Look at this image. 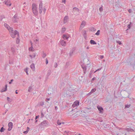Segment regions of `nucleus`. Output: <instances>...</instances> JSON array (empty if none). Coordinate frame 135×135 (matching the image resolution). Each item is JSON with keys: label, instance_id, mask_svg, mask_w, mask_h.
I'll return each instance as SVG.
<instances>
[{"label": "nucleus", "instance_id": "1a4fd4ad", "mask_svg": "<svg viewBox=\"0 0 135 135\" xmlns=\"http://www.w3.org/2000/svg\"><path fill=\"white\" fill-rule=\"evenodd\" d=\"M69 21V17L68 16H66L64 17V23L65 24L67 23Z\"/></svg>", "mask_w": 135, "mask_h": 135}, {"label": "nucleus", "instance_id": "052dcab7", "mask_svg": "<svg viewBox=\"0 0 135 135\" xmlns=\"http://www.w3.org/2000/svg\"><path fill=\"white\" fill-rule=\"evenodd\" d=\"M27 131L28 132V131H29L30 130V128L29 127H27Z\"/></svg>", "mask_w": 135, "mask_h": 135}, {"label": "nucleus", "instance_id": "0eeeda50", "mask_svg": "<svg viewBox=\"0 0 135 135\" xmlns=\"http://www.w3.org/2000/svg\"><path fill=\"white\" fill-rule=\"evenodd\" d=\"M97 108L99 111L100 113H102L103 112L104 110L102 107L100 106L99 105H98L97 106Z\"/></svg>", "mask_w": 135, "mask_h": 135}, {"label": "nucleus", "instance_id": "a19ab883", "mask_svg": "<svg viewBox=\"0 0 135 135\" xmlns=\"http://www.w3.org/2000/svg\"><path fill=\"white\" fill-rule=\"evenodd\" d=\"M3 18H4L3 16H0V21H1L2 20Z\"/></svg>", "mask_w": 135, "mask_h": 135}, {"label": "nucleus", "instance_id": "680f3d73", "mask_svg": "<svg viewBox=\"0 0 135 135\" xmlns=\"http://www.w3.org/2000/svg\"><path fill=\"white\" fill-rule=\"evenodd\" d=\"M66 1L65 0H62V2L64 3H65Z\"/></svg>", "mask_w": 135, "mask_h": 135}, {"label": "nucleus", "instance_id": "4d7b16f0", "mask_svg": "<svg viewBox=\"0 0 135 135\" xmlns=\"http://www.w3.org/2000/svg\"><path fill=\"white\" fill-rule=\"evenodd\" d=\"M39 117V115H37L36 116V117H35V119L36 120Z\"/></svg>", "mask_w": 135, "mask_h": 135}, {"label": "nucleus", "instance_id": "6ab92c4d", "mask_svg": "<svg viewBox=\"0 0 135 135\" xmlns=\"http://www.w3.org/2000/svg\"><path fill=\"white\" fill-rule=\"evenodd\" d=\"M30 42L31 43V47H30L29 48V50L32 51H33V49L32 47V43L31 41H30Z\"/></svg>", "mask_w": 135, "mask_h": 135}, {"label": "nucleus", "instance_id": "4468645a", "mask_svg": "<svg viewBox=\"0 0 135 135\" xmlns=\"http://www.w3.org/2000/svg\"><path fill=\"white\" fill-rule=\"evenodd\" d=\"M126 130L128 132H132L134 131L133 129L130 128H126Z\"/></svg>", "mask_w": 135, "mask_h": 135}, {"label": "nucleus", "instance_id": "3c124183", "mask_svg": "<svg viewBox=\"0 0 135 135\" xmlns=\"http://www.w3.org/2000/svg\"><path fill=\"white\" fill-rule=\"evenodd\" d=\"M8 110L7 109H6V111H5V113H3V114H2L3 115H4V114H5L7 112V111H8Z\"/></svg>", "mask_w": 135, "mask_h": 135}, {"label": "nucleus", "instance_id": "0e129e2a", "mask_svg": "<svg viewBox=\"0 0 135 135\" xmlns=\"http://www.w3.org/2000/svg\"><path fill=\"white\" fill-rule=\"evenodd\" d=\"M95 78H93L92 79V80L93 81L95 80Z\"/></svg>", "mask_w": 135, "mask_h": 135}, {"label": "nucleus", "instance_id": "774afa93", "mask_svg": "<svg viewBox=\"0 0 135 135\" xmlns=\"http://www.w3.org/2000/svg\"><path fill=\"white\" fill-rule=\"evenodd\" d=\"M15 93L16 94H18V92H17V90H16V91H15Z\"/></svg>", "mask_w": 135, "mask_h": 135}, {"label": "nucleus", "instance_id": "ddd939ff", "mask_svg": "<svg viewBox=\"0 0 135 135\" xmlns=\"http://www.w3.org/2000/svg\"><path fill=\"white\" fill-rule=\"evenodd\" d=\"M10 2L9 0H7L5 2V4L8 6H10L11 5V3Z\"/></svg>", "mask_w": 135, "mask_h": 135}, {"label": "nucleus", "instance_id": "2f4dec72", "mask_svg": "<svg viewBox=\"0 0 135 135\" xmlns=\"http://www.w3.org/2000/svg\"><path fill=\"white\" fill-rule=\"evenodd\" d=\"M19 37H17V40L16 41V42L17 44L19 43V42L20 40L19 39Z\"/></svg>", "mask_w": 135, "mask_h": 135}, {"label": "nucleus", "instance_id": "e2e57ef3", "mask_svg": "<svg viewBox=\"0 0 135 135\" xmlns=\"http://www.w3.org/2000/svg\"><path fill=\"white\" fill-rule=\"evenodd\" d=\"M9 97H7V99L8 101H9L10 102H11V101H10L9 100Z\"/></svg>", "mask_w": 135, "mask_h": 135}, {"label": "nucleus", "instance_id": "864d4df0", "mask_svg": "<svg viewBox=\"0 0 135 135\" xmlns=\"http://www.w3.org/2000/svg\"><path fill=\"white\" fill-rule=\"evenodd\" d=\"M100 57L101 59H103L104 58V56L103 55H101L100 56Z\"/></svg>", "mask_w": 135, "mask_h": 135}, {"label": "nucleus", "instance_id": "49530a36", "mask_svg": "<svg viewBox=\"0 0 135 135\" xmlns=\"http://www.w3.org/2000/svg\"><path fill=\"white\" fill-rule=\"evenodd\" d=\"M131 23L130 22L129 24L128 25L127 27L129 28H131V26L130 25L131 24Z\"/></svg>", "mask_w": 135, "mask_h": 135}, {"label": "nucleus", "instance_id": "b1692460", "mask_svg": "<svg viewBox=\"0 0 135 135\" xmlns=\"http://www.w3.org/2000/svg\"><path fill=\"white\" fill-rule=\"evenodd\" d=\"M5 130V129L3 127H2L0 130V132H3Z\"/></svg>", "mask_w": 135, "mask_h": 135}, {"label": "nucleus", "instance_id": "dca6fc26", "mask_svg": "<svg viewBox=\"0 0 135 135\" xmlns=\"http://www.w3.org/2000/svg\"><path fill=\"white\" fill-rule=\"evenodd\" d=\"M8 30L9 31L10 34L11 32H13V28L12 27H10L8 29Z\"/></svg>", "mask_w": 135, "mask_h": 135}, {"label": "nucleus", "instance_id": "423d86ee", "mask_svg": "<svg viewBox=\"0 0 135 135\" xmlns=\"http://www.w3.org/2000/svg\"><path fill=\"white\" fill-rule=\"evenodd\" d=\"M18 19L17 16L15 15L12 18V21L14 23L17 22Z\"/></svg>", "mask_w": 135, "mask_h": 135}, {"label": "nucleus", "instance_id": "473e14b6", "mask_svg": "<svg viewBox=\"0 0 135 135\" xmlns=\"http://www.w3.org/2000/svg\"><path fill=\"white\" fill-rule=\"evenodd\" d=\"M57 124L59 125H60L61 124V123L60 122V121L59 120H57Z\"/></svg>", "mask_w": 135, "mask_h": 135}, {"label": "nucleus", "instance_id": "aec40b11", "mask_svg": "<svg viewBox=\"0 0 135 135\" xmlns=\"http://www.w3.org/2000/svg\"><path fill=\"white\" fill-rule=\"evenodd\" d=\"M4 26L6 27L7 29H8L10 27L7 24L4 23Z\"/></svg>", "mask_w": 135, "mask_h": 135}, {"label": "nucleus", "instance_id": "c03bdc74", "mask_svg": "<svg viewBox=\"0 0 135 135\" xmlns=\"http://www.w3.org/2000/svg\"><path fill=\"white\" fill-rule=\"evenodd\" d=\"M27 69H26L25 70V71L26 72V74L27 75H28V70H27Z\"/></svg>", "mask_w": 135, "mask_h": 135}, {"label": "nucleus", "instance_id": "c9c22d12", "mask_svg": "<svg viewBox=\"0 0 135 135\" xmlns=\"http://www.w3.org/2000/svg\"><path fill=\"white\" fill-rule=\"evenodd\" d=\"M73 50H71V51H70V53H69V54H70V56H72V54L73 53Z\"/></svg>", "mask_w": 135, "mask_h": 135}, {"label": "nucleus", "instance_id": "f257e3e1", "mask_svg": "<svg viewBox=\"0 0 135 135\" xmlns=\"http://www.w3.org/2000/svg\"><path fill=\"white\" fill-rule=\"evenodd\" d=\"M32 10L33 14L36 15L38 14V11L37 10V7L36 4L33 3L32 5Z\"/></svg>", "mask_w": 135, "mask_h": 135}, {"label": "nucleus", "instance_id": "2eb2a0df", "mask_svg": "<svg viewBox=\"0 0 135 135\" xmlns=\"http://www.w3.org/2000/svg\"><path fill=\"white\" fill-rule=\"evenodd\" d=\"M90 44H92L95 45L97 44V43L95 42L92 40H90Z\"/></svg>", "mask_w": 135, "mask_h": 135}, {"label": "nucleus", "instance_id": "cd10ccee", "mask_svg": "<svg viewBox=\"0 0 135 135\" xmlns=\"http://www.w3.org/2000/svg\"><path fill=\"white\" fill-rule=\"evenodd\" d=\"M65 30H66V28L65 27L62 28L61 29V32L62 33L64 32H65Z\"/></svg>", "mask_w": 135, "mask_h": 135}, {"label": "nucleus", "instance_id": "20e7f679", "mask_svg": "<svg viewBox=\"0 0 135 135\" xmlns=\"http://www.w3.org/2000/svg\"><path fill=\"white\" fill-rule=\"evenodd\" d=\"M42 2H41L39 5L38 9L39 10V13L40 14H41L42 12Z\"/></svg>", "mask_w": 135, "mask_h": 135}, {"label": "nucleus", "instance_id": "4be33fe9", "mask_svg": "<svg viewBox=\"0 0 135 135\" xmlns=\"http://www.w3.org/2000/svg\"><path fill=\"white\" fill-rule=\"evenodd\" d=\"M44 102H40L39 103L38 105L39 106H43V105H44Z\"/></svg>", "mask_w": 135, "mask_h": 135}, {"label": "nucleus", "instance_id": "9d476101", "mask_svg": "<svg viewBox=\"0 0 135 135\" xmlns=\"http://www.w3.org/2000/svg\"><path fill=\"white\" fill-rule=\"evenodd\" d=\"M60 43V44L63 46H65L66 45V42L63 40H61Z\"/></svg>", "mask_w": 135, "mask_h": 135}, {"label": "nucleus", "instance_id": "412c9836", "mask_svg": "<svg viewBox=\"0 0 135 135\" xmlns=\"http://www.w3.org/2000/svg\"><path fill=\"white\" fill-rule=\"evenodd\" d=\"M9 127L12 128L13 126V123L11 122H10L8 123Z\"/></svg>", "mask_w": 135, "mask_h": 135}, {"label": "nucleus", "instance_id": "de8ad7c7", "mask_svg": "<svg viewBox=\"0 0 135 135\" xmlns=\"http://www.w3.org/2000/svg\"><path fill=\"white\" fill-rule=\"evenodd\" d=\"M117 42L118 44L119 45H120L122 44L121 42L120 41H117Z\"/></svg>", "mask_w": 135, "mask_h": 135}, {"label": "nucleus", "instance_id": "79ce46f5", "mask_svg": "<svg viewBox=\"0 0 135 135\" xmlns=\"http://www.w3.org/2000/svg\"><path fill=\"white\" fill-rule=\"evenodd\" d=\"M99 11L100 12L102 11H103V8H102V7H100L99 8Z\"/></svg>", "mask_w": 135, "mask_h": 135}, {"label": "nucleus", "instance_id": "338daca9", "mask_svg": "<svg viewBox=\"0 0 135 135\" xmlns=\"http://www.w3.org/2000/svg\"><path fill=\"white\" fill-rule=\"evenodd\" d=\"M91 94V92H89L88 94V95H90Z\"/></svg>", "mask_w": 135, "mask_h": 135}, {"label": "nucleus", "instance_id": "8fccbe9b", "mask_svg": "<svg viewBox=\"0 0 135 135\" xmlns=\"http://www.w3.org/2000/svg\"><path fill=\"white\" fill-rule=\"evenodd\" d=\"M38 40L37 39H36L34 40V41L36 43V42H37L38 41Z\"/></svg>", "mask_w": 135, "mask_h": 135}, {"label": "nucleus", "instance_id": "58836bf2", "mask_svg": "<svg viewBox=\"0 0 135 135\" xmlns=\"http://www.w3.org/2000/svg\"><path fill=\"white\" fill-rule=\"evenodd\" d=\"M43 10L44 14H45L46 11V9L45 8H44L43 9Z\"/></svg>", "mask_w": 135, "mask_h": 135}, {"label": "nucleus", "instance_id": "6e6552de", "mask_svg": "<svg viewBox=\"0 0 135 135\" xmlns=\"http://www.w3.org/2000/svg\"><path fill=\"white\" fill-rule=\"evenodd\" d=\"M86 24V22L85 21H83L81 23L80 26V29L81 30L84 27Z\"/></svg>", "mask_w": 135, "mask_h": 135}, {"label": "nucleus", "instance_id": "13d9d810", "mask_svg": "<svg viewBox=\"0 0 135 135\" xmlns=\"http://www.w3.org/2000/svg\"><path fill=\"white\" fill-rule=\"evenodd\" d=\"M12 128L9 127L8 128V131H10L11 130Z\"/></svg>", "mask_w": 135, "mask_h": 135}, {"label": "nucleus", "instance_id": "5fc2aeb1", "mask_svg": "<svg viewBox=\"0 0 135 135\" xmlns=\"http://www.w3.org/2000/svg\"><path fill=\"white\" fill-rule=\"evenodd\" d=\"M13 79L11 80L9 82V84H11L12 82L13 81Z\"/></svg>", "mask_w": 135, "mask_h": 135}, {"label": "nucleus", "instance_id": "4c0bfd02", "mask_svg": "<svg viewBox=\"0 0 135 135\" xmlns=\"http://www.w3.org/2000/svg\"><path fill=\"white\" fill-rule=\"evenodd\" d=\"M32 88L31 86H30L29 87L28 89V91L29 92H30L31 91V90L32 89Z\"/></svg>", "mask_w": 135, "mask_h": 135}, {"label": "nucleus", "instance_id": "a18cd8bd", "mask_svg": "<svg viewBox=\"0 0 135 135\" xmlns=\"http://www.w3.org/2000/svg\"><path fill=\"white\" fill-rule=\"evenodd\" d=\"M101 68H100L98 69L97 70H96V71H95L94 72V73H95L97 71H99V70H101Z\"/></svg>", "mask_w": 135, "mask_h": 135}, {"label": "nucleus", "instance_id": "f704fd0d", "mask_svg": "<svg viewBox=\"0 0 135 135\" xmlns=\"http://www.w3.org/2000/svg\"><path fill=\"white\" fill-rule=\"evenodd\" d=\"M50 99L49 98H47L45 99V101L47 102L48 103H49V102H48L49 101Z\"/></svg>", "mask_w": 135, "mask_h": 135}, {"label": "nucleus", "instance_id": "7c9ffc66", "mask_svg": "<svg viewBox=\"0 0 135 135\" xmlns=\"http://www.w3.org/2000/svg\"><path fill=\"white\" fill-rule=\"evenodd\" d=\"M100 32V30H98L97 31V32L95 33V34L97 36H98V35H99V34Z\"/></svg>", "mask_w": 135, "mask_h": 135}, {"label": "nucleus", "instance_id": "6e6d98bb", "mask_svg": "<svg viewBox=\"0 0 135 135\" xmlns=\"http://www.w3.org/2000/svg\"><path fill=\"white\" fill-rule=\"evenodd\" d=\"M41 117L42 118L43 117V116H44V114L43 113L41 112Z\"/></svg>", "mask_w": 135, "mask_h": 135}, {"label": "nucleus", "instance_id": "f8f14e48", "mask_svg": "<svg viewBox=\"0 0 135 135\" xmlns=\"http://www.w3.org/2000/svg\"><path fill=\"white\" fill-rule=\"evenodd\" d=\"M7 85L6 84L4 86V88H3V89H2L1 90V92H3L6 91L7 90Z\"/></svg>", "mask_w": 135, "mask_h": 135}, {"label": "nucleus", "instance_id": "c85d7f7f", "mask_svg": "<svg viewBox=\"0 0 135 135\" xmlns=\"http://www.w3.org/2000/svg\"><path fill=\"white\" fill-rule=\"evenodd\" d=\"M131 105L129 104H127L125 105V108H128L129 107L131 106Z\"/></svg>", "mask_w": 135, "mask_h": 135}, {"label": "nucleus", "instance_id": "c756f323", "mask_svg": "<svg viewBox=\"0 0 135 135\" xmlns=\"http://www.w3.org/2000/svg\"><path fill=\"white\" fill-rule=\"evenodd\" d=\"M96 89L95 88H94L92 89L91 91V93H92L95 92L96 91Z\"/></svg>", "mask_w": 135, "mask_h": 135}, {"label": "nucleus", "instance_id": "5701e85b", "mask_svg": "<svg viewBox=\"0 0 135 135\" xmlns=\"http://www.w3.org/2000/svg\"><path fill=\"white\" fill-rule=\"evenodd\" d=\"M51 74V71L50 70H49L47 71V75L48 76H49Z\"/></svg>", "mask_w": 135, "mask_h": 135}, {"label": "nucleus", "instance_id": "e433bc0d", "mask_svg": "<svg viewBox=\"0 0 135 135\" xmlns=\"http://www.w3.org/2000/svg\"><path fill=\"white\" fill-rule=\"evenodd\" d=\"M57 64L56 62H55L54 63V66L55 68H56L57 67Z\"/></svg>", "mask_w": 135, "mask_h": 135}, {"label": "nucleus", "instance_id": "9b49d317", "mask_svg": "<svg viewBox=\"0 0 135 135\" xmlns=\"http://www.w3.org/2000/svg\"><path fill=\"white\" fill-rule=\"evenodd\" d=\"M79 105V102L78 101H76L73 104V106L74 107L78 106Z\"/></svg>", "mask_w": 135, "mask_h": 135}, {"label": "nucleus", "instance_id": "ea45409f", "mask_svg": "<svg viewBox=\"0 0 135 135\" xmlns=\"http://www.w3.org/2000/svg\"><path fill=\"white\" fill-rule=\"evenodd\" d=\"M46 60V64H48V59L47 58H46L45 59Z\"/></svg>", "mask_w": 135, "mask_h": 135}, {"label": "nucleus", "instance_id": "72a5a7b5", "mask_svg": "<svg viewBox=\"0 0 135 135\" xmlns=\"http://www.w3.org/2000/svg\"><path fill=\"white\" fill-rule=\"evenodd\" d=\"M46 56V54L44 52V53L42 55V57L43 58H45Z\"/></svg>", "mask_w": 135, "mask_h": 135}, {"label": "nucleus", "instance_id": "603ef678", "mask_svg": "<svg viewBox=\"0 0 135 135\" xmlns=\"http://www.w3.org/2000/svg\"><path fill=\"white\" fill-rule=\"evenodd\" d=\"M132 11V9H129L128 10V12L129 13H131V12Z\"/></svg>", "mask_w": 135, "mask_h": 135}, {"label": "nucleus", "instance_id": "69168bd1", "mask_svg": "<svg viewBox=\"0 0 135 135\" xmlns=\"http://www.w3.org/2000/svg\"><path fill=\"white\" fill-rule=\"evenodd\" d=\"M57 106H55V110H57Z\"/></svg>", "mask_w": 135, "mask_h": 135}, {"label": "nucleus", "instance_id": "bb28decb", "mask_svg": "<svg viewBox=\"0 0 135 135\" xmlns=\"http://www.w3.org/2000/svg\"><path fill=\"white\" fill-rule=\"evenodd\" d=\"M69 62H66V65L65 66V68H68V67L69 66Z\"/></svg>", "mask_w": 135, "mask_h": 135}, {"label": "nucleus", "instance_id": "393cba45", "mask_svg": "<svg viewBox=\"0 0 135 135\" xmlns=\"http://www.w3.org/2000/svg\"><path fill=\"white\" fill-rule=\"evenodd\" d=\"M90 30L91 31H95L96 30L95 28L92 27L90 28Z\"/></svg>", "mask_w": 135, "mask_h": 135}, {"label": "nucleus", "instance_id": "bf43d9fd", "mask_svg": "<svg viewBox=\"0 0 135 135\" xmlns=\"http://www.w3.org/2000/svg\"><path fill=\"white\" fill-rule=\"evenodd\" d=\"M93 70H91V71H90V75H91L92 74L93 72Z\"/></svg>", "mask_w": 135, "mask_h": 135}, {"label": "nucleus", "instance_id": "a878e982", "mask_svg": "<svg viewBox=\"0 0 135 135\" xmlns=\"http://www.w3.org/2000/svg\"><path fill=\"white\" fill-rule=\"evenodd\" d=\"M82 68L83 69V70H84V73H85V71L86 70V67L85 66H82Z\"/></svg>", "mask_w": 135, "mask_h": 135}, {"label": "nucleus", "instance_id": "37998d69", "mask_svg": "<svg viewBox=\"0 0 135 135\" xmlns=\"http://www.w3.org/2000/svg\"><path fill=\"white\" fill-rule=\"evenodd\" d=\"M11 50L12 51V52H15V49H14L13 48V47L11 48Z\"/></svg>", "mask_w": 135, "mask_h": 135}, {"label": "nucleus", "instance_id": "f03ea898", "mask_svg": "<svg viewBox=\"0 0 135 135\" xmlns=\"http://www.w3.org/2000/svg\"><path fill=\"white\" fill-rule=\"evenodd\" d=\"M10 35L13 38L15 37L16 35L17 37H19V36L18 32L16 30H15L14 31H13V32H11Z\"/></svg>", "mask_w": 135, "mask_h": 135}, {"label": "nucleus", "instance_id": "a211bd4d", "mask_svg": "<svg viewBox=\"0 0 135 135\" xmlns=\"http://www.w3.org/2000/svg\"><path fill=\"white\" fill-rule=\"evenodd\" d=\"M63 38L64 40H68L69 38V37L67 36L65 34H64L63 35Z\"/></svg>", "mask_w": 135, "mask_h": 135}, {"label": "nucleus", "instance_id": "39448f33", "mask_svg": "<svg viewBox=\"0 0 135 135\" xmlns=\"http://www.w3.org/2000/svg\"><path fill=\"white\" fill-rule=\"evenodd\" d=\"M48 122L46 120H44L41 123V125L43 126H47L48 124Z\"/></svg>", "mask_w": 135, "mask_h": 135}, {"label": "nucleus", "instance_id": "f3484780", "mask_svg": "<svg viewBox=\"0 0 135 135\" xmlns=\"http://www.w3.org/2000/svg\"><path fill=\"white\" fill-rule=\"evenodd\" d=\"M32 70H34L35 69V65L34 64H32L30 66Z\"/></svg>", "mask_w": 135, "mask_h": 135}, {"label": "nucleus", "instance_id": "09e8293b", "mask_svg": "<svg viewBox=\"0 0 135 135\" xmlns=\"http://www.w3.org/2000/svg\"><path fill=\"white\" fill-rule=\"evenodd\" d=\"M28 132L27 131H25L23 132V133L25 134H26Z\"/></svg>", "mask_w": 135, "mask_h": 135}, {"label": "nucleus", "instance_id": "7ed1b4c3", "mask_svg": "<svg viewBox=\"0 0 135 135\" xmlns=\"http://www.w3.org/2000/svg\"><path fill=\"white\" fill-rule=\"evenodd\" d=\"M79 9L76 7H74L73 9V14L76 15H79Z\"/></svg>", "mask_w": 135, "mask_h": 135}]
</instances>
